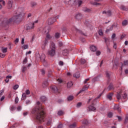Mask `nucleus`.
Listing matches in <instances>:
<instances>
[{
	"label": "nucleus",
	"mask_w": 128,
	"mask_h": 128,
	"mask_svg": "<svg viewBox=\"0 0 128 128\" xmlns=\"http://www.w3.org/2000/svg\"><path fill=\"white\" fill-rule=\"evenodd\" d=\"M45 108L42 105L40 106H36L32 110V114H36V122L38 124H40L42 122H44V112Z\"/></svg>",
	"instance_id": "obj_1"
},
{
	"label": "nucleus",
	"mask_w": 128,
	"mask_h": 128,
	"mask_svg": "<svg viewBox=\"0 0 128 128\" xmlns=\"http://www.w3.org/2000/svg\"><path fill=\"white\" fill-rule=\"evenodd\" d=\"M22 13L18 14L17 15L13 16L12 18H10L8 20H6V24H10V22H20V18Z\"/></svg>",
	"instance_id": "obj_2"
},
{
	"label": "nucleus",
	"mask_w": 128,
	"mask_h": 128,
	"mask_svg": "<svg viewBox=\"0 0 128 128\" xmlns=\"http://www.w3.org/2000/svg\"><path fill=\"white\" fill-rule=\"evenodd\" d=\"M56 22V17L51 18L48 20V24L52 26V24H53Z\"/></svg>",
	"instance_id": "obj_3"
},
{
	"label": "nucleus",
	"mask_w": 128,
	"mask_h": 128,
	"mask_svg": "<svg viewBox=\"0 0 128 128\" xmlns=\"http://www.w3.org/2000/svg\"><path fill=\"white\" fill-rule=\"evenodd\" d=\"M48 54L50 56H56V50L50 48L48 52Z\"/></svg>",
	"instance_id": "obj_4"
},
{
	"label": "nucleus",
	"mask_w": 128,
	"mask_h": 128,
	"mask_svg": "<svg viewBox=\"0 0 128 128\" xmlns=\"http://www.w3.org/2000/svg\"><path fill=\"white\" fill-rule=\"evenodd\" d=\"M34 28V23L30 22L27 26L26 30H32Z\"/></svg>",
	"instance_id": "obj_5"
},
{
	"label": "nucleus",
	"mask_w": 128,
	"mask_h": 128,
	"mask_svg": "<svg viewBox=\"0 0 128 128\" xmlns=\"http://www.w3.org/2000/svg\"><path fill=\"white\" fill-rule=\"evenodd\" d=\"M102 14H106V16L108 18H110V16H112V11H110V10H108V11H103L102 12Z\"/></svg>",
	"instance_id": "obj_6"
},
{
	"label": "nucleus",
	"mask_w": 128,
	"mask_h": 128,
	"mask_svg": "<svg viewBox=\"0 0 128 128\" xmlns=\"http://www.w3.org/2000/svg\"><path fill=\"white\" fill-rule=\"evenodd\" d=\"M12 4H14V2H12V0H8V5H7V7H8V10L12 8Z\"/></svg>",
	"instance_id": "obj_7"
},
{
	"label": "nucleus",
	"mask_w": 128,
	"mask_h": 128,
	"mask_svg": "<svg viewBox=\"0 0 128 128\" xmlns=\"http://www.w3.org/2000/svg\"><path fill=\"white\" fill-rule=\"evenodd\" d=\"M88 110L89 112H94L96 108L94 106V105H90L88 106Z\"/></svg>",
	"instance_id": "obj_8"
},
{
	"label": "nucleus",
	"mask_w": 128,
	"mask_h": 128,
	"mask_svg": "<svg viewBox=\"0 0 128 128\" xmlns=\"http://www.w3.org/2000/svg\"><path fill=\"white\" fill-rule=\"evenodd\" d=\"M88 89V86L86 85L82 88V89L78 92V94H80L82 92H84Z\"/></svg>",
	"instance_id": "obj_9"
},
{
	"label": "nucleus",
	"mask_w": 128,
	"mask_h": 128,
	"mask_svg": "<svg viewBox=\"0 0 128 128\" xmlns=\"http://www.w3.org/2000/svg\"><path fill=\"white\" fill-rule=\"evenodd\" d=\"M122 94V90H120V92H117V100H120L121 98H122V96L120 94Z\"/></svg>",
	"instance_id": "obj_10"
},
{
	"label": "nucleus",
	"mask_w": 128,
	"mask_h": 128,
	"mask_svg": "<svg viewBox=\"0 0 128 128\" xmlns=\"http://www.w3.org/2000/svg\"><path fill=\"white\" fill-rule=\"evenodd\" d=\"M101 96H102V94H100L98 97H97L95 99H94L92 101L91 105L94 106L96 104V100H98V98H100Z\"/></svg>",
	"instance_id": "obj_11"
},
{
	"label": "nucleus",
	"mask_w": 128,
	"mask_h": 128,
	"mask_svg": "<svg viewBox=\"0 0 128 128\" xmlns=\"http://www.w3.org/2000/svg\"><path fill=\"white\" fill-rule=\"evenodd\" d=\"M114 92H110L107 95V98H108V100H112Z\"/></svg>",
	"instance_id": "obj_12"
},
{
	"label": "nucleus",
	"mask_w": 128,
	"mask_h": 128,
	"mask_svg": "<svg viewBox=\"0 0 128 128\" xmlns=\"http://www.w3.org/2000/svg\"><path fill=\"white\" fill-rule=\"evenodd\" d=\"M51 88L54 92H58V87H56V86H52L51 87Z\"/></svg>",
	"instance_id": "obj_13"
},
{
	"label": "nucleus",
	"mask_w": 128,
	"mask_h": 128,
	"mask_svg": "<svg viewBox=\"0 0 128 128\" xmlns=\"http://www.w3.org/2000/svg\"><path fill=\"white\" fill-rule=\"evenodd\" d=\"M90 50L92 52H94L98 50V48H96V46L94 45H92V46H90Z\"/></svg>",
	"instance_id": "obj_14"
},
{
	"label": "nucleus",
	"mask_w": 128,
	"mask_h": 128,
	"mask_svg": "<svg viewBox=\"0 0 128 128\" xmlns=\"http://www.w3.org/2000/svg\"><path fill=\"white\" fill-rule=\"evenodd\" d=\"M40 60H41L42 62H46V55H44V54H42L40 57Z\"/></svg>",
	"instance_id": "obj_15"
},
{
	"label": "nucleus",
	"mask_w": 128,
	"mask_h": 128,
	"mask_svg": "<svg viewBox=\"0 0 128 128\" xmlns=\"http://www.w3.org/2000/svg\"><path fill=\"white\" fill-rule=\"evenodd\" d=\"M114 110H118V112H120V106L116 104L114 106Z\"/></svg>",
	"instance_id": "obj_16"
},
{
	"label": "nucleus",
	"mask_w": 128,
	"mask_h": 128,
	"mask_svg": "<svg viewBox=\"0 0 128 128\" xmlns=\"http://www.w3.org/2000/svg\"><path fill=\"white\" fill-rule=\"evenodd\" d=\"M74 76L76 78H78L80 76V72H76L74 74Z\"/></svg>",
	"instance_id": "obj_17"
},
{
	"label": "nucleus",
	"mask_w": 128,
	"mask_h": 128,
	"mask_svg": "<svg viewBox=\"0 0 128 128\" xmlns=\"http://www.w3.org/2000/svg\"><path fill=\"white\" fill-rule=\"evenodd\" d=\"M50 48L52 50H56V44L54 43V42H50Z\"/></svg>",
	"instance_id": "obj_18"
},
{
	"label": "nucleus",
	"mask_w": 128,
	"mask_h": 128,
	"mask_svg": "<svg viewBox=\"0 0 128 128\" xmlns=\"http://www.w3.org/2000/svg\"><path fill=\"white\" fill-rule=\"evenodd\" d=\"M62 54L63 56H66L68 54V50H64L62 51Z\"/></svg>",
	"instance_id": "obj_19"
},
{
	"label": "nucleus",
	"mask_w": 128,
	"mask_h": 128,
	"mask_svg": "<svg viewBox=\"0 0 128 128\" xmlns=\"http://www.w3.org/2000/svg\"><path fill=\"white\" fill-rule=\"evenodd\" d=\"M108 88V90H114V84H110Z\"/></svg>",
	"instance_id": "obj_20"
},
{
	"label": "nucleus",
	"mask_w": 128,
	"mask_h": 128,
	"mask_svg": "<svg viewBox=\"0 0 128 128\" xmlns=\"http://www.w3.org/2000/svg\"><path fill=\"white\" fill-rule=\"evenodd\" d=\"M120 9L122 10H126V12H127V10H128V8L124 5L120 6Z\"/></svg>",
	"instance_id": "obj_21"
},
{
	"label": "nucleus",
	"mask_w": 128,
	"mask_h": 128,
	"mask_svg": "<svg viewBox=\"0 0 128 128\" xmlns=\"http://www.w3.org/2000/svg\"><path fill=\"white\" fill-rule=\"evenodd\" d=\"M76 18L77 20H80L82 18V14H78L76 15Z\"/></svg>",
	"instance_id": "obj_22"
},
{
	"label": "nucleus",
	"mask_w": 128,
	"mask_h": 128,
	"mask_svg": "<svg viewBox=\"0 0 128 128\" xmlns=\"http://www.w3.org/2000/svg\"><path fill=\"white\" fill-rule=\"evenodd\" d=\"M76 32L78 34H82V36H86V34H84L80 30H78V28L76 29Z\"/></svg>",
	"instance_id": "obj_23"
},
{
	"label": "nucleus",
	"mask_w": 128,
	"mask_h": 128,
	"mask_svg": "<svg viewBox=\"0 0 128 128\" xmlns=\"http://www.w3.org/2000/svg\"><path fill=\"white\" fill-rule=\"evenodd\" d=\"M72 82H68V84H67V88H70L71 87V86H72Z\"/></svg>",
	"instance_id": "obj_24"
},
{
	"label": "nucleus",
	"mask_w": 128,
	"mask_h": 128,
	"mask_svg": "<svg viewBox=\"0 0 128 128\" xmlns=\"http://www.w3.org/2000/svg\"><path fill=\"white\" fill-rule=\"evenodd\" d=\"M42 86L43 88H46V86H48V81L46 80L43 82Z\"/></svg>",
	"instance_id": "obj_25"
},
{
	"label": "nucleus",
	"mask_w": 128,
	"mask_h": 128,
	"mask_svg": "<svg viewBox=\"0 0 128 128\" xmlns=\"http://www.w3.org/2000/svg\"><path fill=\"white\" fill-rule=\"evenodd\" d=\"M40 100L42 102H44L46 100V97L44 96H42L40 98Z\"/></svg>",
	"instance_id": "obj_26"
},
{
	"label": "nucleus",
	"mask_w": 128,
	"mask_h": 128,
	"mask_svg": "<svg viewBox=\"0 0 128 128\" xmlns=\"http://www.w3.org/2000/svg\"><path fill=\"white\" fill-rule=\"evenodd\" d=\"M74 96H70L68 97L67 100H68V102H70L72 100H74Z\"/></svg>",
	"instance_id": "obj_27"
},
{
	"label": "nucleus",
	"mask_w": 128,
	"mask_h": 128,
	"mask_svg": "<svg viewBox=\"0 0 128 128\" xmlns=\"http://www.w3.org/2000/svg\"><path fill=\"white\" fill-rule=\"evenodd\" d=\"M26 93H23L21 100H26Z\"/></svg>",
	"instance_id": "obj_28"
},
{
	"label": "nucleus",
	"mask_w": 128,
	"mask_h": 128,
	"mask_svg": "<svg viewBox=\"0 0 128 128\" xmlns=\"http://www.w3.org/2000/svg\"><path fill=\"white\" fill-rule=\"evenodd\" d=\"M76 127V123L74 122L72 124L70 125L69 128H74Z\"/></svg>",
	"instance_id": "obj_29"
},
{
	"label": "nucleus",
	"mask_w": 128,
	"mask_h": 128,
	"mask_svg": "<svg viewBox=\"0 0 128 128\" xmlns=\"http://www.w3.org/2000/svg\"><path fill=\"white\" fill-rule=\"evenodd\" d=\"M83 11H84V12H90V9L88 8H83Z\"/></svg>",
	"instance_id": "obj_30"
},
{
	"label": "nucleus",
	"mask_w": 128,
	"mask_h": 128,
	"mask_svg": "<svg viewBox=\"0 0 128 128\" xmlns=\"http://www.w3.org/2000/svg\"><path fill=\"white\" fill-rule=\"evenodd\" d=\"M52 38V37L51 36H50L48 34V33L46 36V40H50V38Z\"/></svg>",
	"instance_id": "obj_31"
},
{
	"label": "nucleus",
	"mask_w": 128,
	"mask_h": 128,
	"mask_svg": "<svg viewBox=\"0 0 128 128\" xmlns=\"http://www.w3.org/2000/svg\"><path fill=\"white\" fill-rule=\"evenodd\" d=\"M80 62L82 64H86V60L82 58L80 60Z\"/></svg>",
	"instance_id": "obj_32"
},
{
	"label": "nucleus",
	"mask_w": 128,
	"mask_h": 128,
	"mask_svg": "<svg viewBox=\"0 0 128 128\" xmlns=\"http://www.w3.org/2000/svg\"><path fill=\"white\" fill-rule=\"evenodd\" d=\"M64 114V111H62V110L58 111V116H62V114Z\"/></svg>",
	"instance_id": "obj_33"
},
{
	"label": "nucleus",
	"mask_w": 128,
	"mask_h": 128,
	"mask_svg": "<svg viewBox=\"0 0 128 128\" xmlns=\"http://www.w3.org/2000/svg\"><path fill=\"white\" fill-rule=\"evenodd\" d=\"M2 52H4V54H6V52H8V48H2Z\"/></svg>",
	"instance_id": "obj_34"
},
{
	"label": "nucleus",
	"mask_w": 128,
	"mask_h": 128,
	"mask_svg": "<svg viewBox=\"0 0 128 128\" xmlns=\"http://www.w3.org/2000/svg\"><path fill=\"white\" fill-rule=\"evenodd\" d=\"M22 48L23 50H26V48H28V44L24 45L22 46Z\"/></svg>",
	"instance_id": "obj_35"
},
{
	"label": "nucleus",
	"mask_w": 128,
	"mask_h": 128,
	"mask_svg": "<svg viewBox=\"0 0 128 128\" xmlns=\"http://www.w3.org/2000/svg\"><path fill=\"white\" fill-rule=\"evenodd\" d=\"M113 28H114V27H113L112 26H111L110 28L107 29V30H106V32H110V31L112 30Z\"/></svg>",
	"instance_id": "obj_36"
},
{
	"label": "nucleus",
	"mask_w": 128,
	"mask_h": 128,
	"mask_svg": "<svg viewBox=\"0 0 128 128\" xmlns=\"http://www.w3.org/2000/svg\"><path fill=\"white\" fill-rule=\"evenodd\" d=\"M60 36V33L57 32L56 34H55V38H59Z\"/></svg>",
	"instance_id": "obj_37"
},
{
	"label": "nucleus",
	"mask_w": 128,
	"mask_h": 128,
	"mask_svg": "<svg viewBox=\"0 0 128 128\" xmlns=\"http://www.w3.org/2000/svg\"><path fill=\"white\" fill-rule=\"evenodd\" d=\"M122 26H126L128 24V20H124L122 22Z\"/></svg>",
	"instance_id": "obj_38"
},
{
	"label": "nucleus",
	"mask_w": 128,
	"mask_h": 128,
	"mask_svg": "<svg viewBox=\"0 0 128 128\" xmlns=\"http://www.w3.org/2000/svg\"><path fill=\"white\" fill-rule=\"evenodd\" d=\"M18 125V124L16 123V124H14L13 126H12L11 127H10V128H16Z\"/></svg>",
	"instance_id": "obj_39"
},
{
	"label": "nucleus",
	"mask_w": 128,
	"mask_h": 128,
	"mask_svg": "<svg viewBox=\"0 0 128 128\" xmlns=\"http://www.w3.org/2000/svg\"><path fill=\"white\" fill-rule=\"evenodd\" d=\"M83 124H86V125H88V124H89L88 121V120H84L83 121Z\"/></svg>",
	"instance_id": "obj_40"
},
{
	"label": "nucleus",
	"mask_w": 128,
	"mask_h": 128,
	"mask_svg": "<svg viewBox=\"0 0 128 128\" xmlns=\"http://www.w3.org/2000/svg\"><path fill=\"white\" fill-rule=\"evenodd\" d=\"M108 118H112V112H110L108 113Z\"/></svg>",
	"instance_id": "obj_41"
},
{
	"label": "nucleus",
	"mask_w": 128,
	"mask_h": 128,
	"mask_svg": "<svg viewBox=\"0 0 128 128\" xmlns=\"http://www.w3.org/2000/svg\"><path fill=\"white\" fill-rule=\"evenodd\" d=\"M27 68L26 67V66H24L22 68V72H26V70Z\"/></svg>",
	"instance_id": "obj_42"
},
{
	"label": "nucleus",
	"mask_w": 128,
	"mask_h": 128,
	"mask_svg": "<svg viewBox=\"0 0 128 128\" xmlns=\"http://www.w3.org/2000/svg\"><path fill=\"white\" fill-rule=\"evenodd\" d=\"M31 6H32V8H34V6H36V3L32 2L31 3Z\"/></svg>",
	"instance_id": "obj_43"
},
{
	"label": "nucleus",
	"mask_w": 128,
	"mask_h": 128,
	"mask_svg": "<svg viewBox=\"0 0 128 128\" xmlns=\"http://www.w3.org/2000/svg\"><path fill=\"white\" fill-rule=\"evenodd\" d=\"M28 62V58H26L24 60H23V64H26Z\"/></svg>",
	"instance_id": "obj_44"
},
{
	"label": "nucleus",
	"mask_w": 128,
	"mask_h": 128,
	"mask_svg": "<svg viewBox=\"0 0 128 128\" xmlns=\"http://www.w3.org/2000/svg\"><path fill=\"white\" fill-rule=\"evenodd\" d=\"M82 102L78 103L76 104V108H80V106H82Z\"/></svg>",
	"instance_id": "obj_45"
},
{
	"label": "nucleus",
	"mask_w": 128,
	"mask_h": 128,
	"mask_svg": "<svg viewBox=\"0 0 128 128\" xmlns=\"http://www.w3.org/2000/svg\"><path fill=\"white\" fill-rule=\"evenodd\" d=\"M6 56V54L0 53V58H4Z\"/></svg>",
	"instance_id": "obj_46"
},
{
	"label": "nucleus",
	"mask_w": 128,
	"mask_h": 128,
	"mask_svg": "<svg viewBox=\"0 0 128 128\" xmlns=\"http://www.w3.org/2000/svg\"><path fill=\"white\" fill-rule=\"evenodd\" d=\"M82 0L78 1V6H82Z\"/></svg>",
	"instance_id": "obj_47"
},
{
	"label": "nucleus",
	"mask_w": 128,
	"mask_h": 128,
	"mask_svg": "<svg viewBox=\"0 0 128 128\" xmlns=\"http://www.w3.org/2000/svg\"><path fill=\"white\" fill-rule=\"evenodd\" d=\"M124 66H128V60L124 62Z\"/></svg>",
	"instance_id": "obj_48"
},
{
	"label": "nucleus",
	"mask_w": 128,
	"mask_h": 128,
	"mask_svg": "<svg viewBox=\"0 0 128 128\" xmlns=\"http://www.w3.org/2000/svg\"><path fill=\"white\" fill-rule=\"evenodd\" d=\"M18 87H19V86L18 84L15 85L14 86V90H18Z\"/></svg>",
	"instance_id": "obj_49"
},
{
	"label": "nucleus",
	"mask_w": 128,
	"mask_h": 128,
	"mask_svg": "<svg viewBox=\"0 0 128 128\" xmlns=\"http://www.w3.org/2000/svg\"><path fill=\"white\" fill-rule=\"evenodd\" d=\"M26 94H30V90H27L26 91Z\"/></svg>",
	"instance_id": "obj_50"
},
{
	"label": "nucleus",
	"mask_w": 128,
	"mask_h": 128,
	"mask_svg": "<svg viewBox=\"0 0 128 128\" xmlns=\"http://www.w3.org/2000/svg\"><path fill=\"white\" fill-rule=\"evenodd\" d=\"M117 118H118V122H122V117H120V116H117Z\"/></svg>",
	"instance_id": "obj_51"
},
{
	"label": "nucleus",
	"mask_w": 128,
	"mask_h": 128,
	"mask_svg": "<svg viewBox=\"0 0 128 128\" xmlns=\"http://www.w3.org/2000/svg\"><path fill=\"white\" fill-rule=\"evenodd\" d=\"M48 40L46 39L44 42V46H46V44H48Z\"/></svg>",
	"instance_id": "obj_52"
},
{
	"label": "nucleus",
	"mask_w": 128,
	"mask_h": 128,
	"mask_svg": "<svg viewBox=\"0 0 128 128\" xmlns=\"http://www.w3.org/2000/svg\"><path fill=\"white\" fill-rule=\"evenodd\" d=\"M98 34L100 36H102V34H104V33L102 32V30H99Z\"/></svg>",
	"instance_id": "obj_53"
},
{
	"label": "nucleus",
	"mask_w": 128,
	"mask_h": 128,
	"mask_svg": "<svg viewBox=\"0 0 128 128\" xmlns=\"http://www.w3.org/2000/svg\"><path fill=\"white\" fill-rule=\"evenodd\" d=\"M18 98L16 97L15 99V103L18 104Z\"/></svg>",
	"instance_id": "obj_54"
},
{
	"label": "nucleus",
	"mask_w": 128,
	"mask_h": 128,
	"mask_svg": "<svg viewBox=\"0 0 128 128\" xmlns=\"http://www.w3.org/2000/svg\"><path fill=\"white\" fill-rule=\"evenodd\" d=\"M58 45L60 46H62L64 45V44L62 43V42H58Z\"/></svg>",
	"instance_id": "obj_55"
},
{
	"label": "nucleus",
	"mask_w": 128,
	"mask_h": 128,
	"mask_svg": "<svg viewBox=\"0 0 128 128\" xmlns=\"http://www.w3.org/2000/svg\"><path fill=\"white\" fill-rule=\"evenodd\" d=\"M106 76H107L108 78H110V73H109L108 72H106Z\"/></svg>",
	"instance_id": "obj_56"
},
{
	"label": "nucleus",
	"mask_w": 128,
	"mask_h": 128,
	"mask_svg": "<svg viewBox=\"0 0 128 128\" xmlns=\"http://www.w3.org/2000/svg\"><path fill=\"white\" fill-rule=\"evenodd\" d=\"M116 34H112V40H114V38H116Z\"/></svg>",
	"instance_id": "obj_57"
},
{
	"label": "nucleus",
	"mask_w": 128,
	"mask_h": 128,
	"mask_svg": "<svg viewBox=\"0 0 128 128\" xmlns=\"http://www.w3.org/2000/svg\"><path fill=\"white\" fill-rule=\"evenodd\" d=\"M124 37H126V34H122V35H121L120 40H122V38H124Z\"/></svg>",
	"instance_id": "obj_58"
},
{
	"label": "nucleus",
	"mask_w": 128,
	"mask_h": 128,
	"mask_svg": "<svg viewBox=\"0 0 128 128\" xmlns=\"http://www.w3.org/2000/svg\"><path fill=\"white\" fill-rule=\"evenodd\" d=\"M128 98V94L124 93V96H123V98Z\"/></svg>",
	"instance_id": "obj_59"
},
{
	"label": "nucleus",
	"mask_w": 128,
	"mask_h": 128,
	"mask_svg": "<svg viewBox=\"0 0 128 128\" xmlns=\"http://www.w3.org/2000/svg\"><path fill=\"white\" fill-rule=\"evenodd\" d=\"M58 128H62V124H60L58 125Z\"/></svg>",
	"instance_id": "obj_60"
},
{
	"label": "nucleus",
	"mask_w": 128,
	"mask_h": 128,
	"mask_svg": "<svg viewBox=\"0 0 128 128\" xmlns=\"http://www.w3.org/2000/svg\"><path fill=\"white\" fill-rule=\"evenodd\" d=\"M59 65H60V66H64V62H62V61H60V62H59Z\"/></svg>",
	"instance_id": "obj_61"
},
{
	"label": "nucleus",
	"mask_w": 128,
	"mask_h": 128,
	"mask_svg": "<svg viewBox=\"0 0 128 128\" xmlns=\"http://www.w3.org/2000/svg\"><path fill=\"white\" fill-rule=\"evenodd\" d=\"M12 78V76H6V78H8H8L11 79Z\"/></svg>",
	"instance_id": "obj_62"
},
{
	"label": "nucleus",
	"mask_w": 128,
	"mask_h": 128,
	"mask_svg": "<svg viewBox=\"0 0 128 128\" xmlns=\"http://www.w3.org/2000/svg\"><path fill=\"white\" fill-rule=\"evenodd\" d=\"M96 56H100V51H97V52H96Z\"/></svg>",
	"instance_id": "obj_63"
},
{
	"label": "nucleus",
	"mask_w": 128,
	"mask_h": 128,
	"mask_svg": "<svg viewBox=\"0 0 128 128\" xmlns=\"http://www.w3.org/2000/svg\"><path fill=\"white\" fill-rule=\"evenodd\" d=\"M30 104V100H26V104Z\"/></svg>",
	"instance_id": "obj_64"
}]
</instances>
